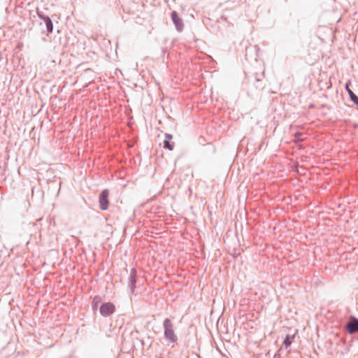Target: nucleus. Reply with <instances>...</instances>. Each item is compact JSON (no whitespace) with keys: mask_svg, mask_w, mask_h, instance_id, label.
Instances as JSON below:
<instances>
[{"mask_svg":"<svg viewBox=\"0 0 358 358\" xmlns=\"http://www.w3.org/2000/svg\"><path fill=\"white\" fill-rule=\"evenodd\" d=\"M164 336L167 341V345L174 347L178 341V336L174 331V326L169 318H166L163 322Z\"/></svg>","mask_w":358,"mask_h":358,"instance_id":"obj_1","label":"nucleus"},{"mask_svg":"<svg viewBox=\"0 0 358 358\" xmlns=\"http://www.w3.org/2000/svg\"><path fill=\"white\" fill-rule=\"evenodd\" d=\"M345 329L350 334L358 333V319L351 316L349 322L345 324Z\"/></svg>","mask_w":358,"mask_h":358,"instance_id":"obj_2","label":"nucleus"},{"mask_svg":"<svg viewBox=\"0 0 358 358\" xmlns=\"http://www.w3.org/2000/svg\"><path fill=\"white\" fill-rule=\"evenodd\" d=\"M109 191L107 189H103L99 194V202L100 208L103 210L108 209L109 204Z\"/></svg>","mask_w":358,"mask_h":358,"instance_id":"obj_3","label":"nucleus"},{"mask_svg":"<svg viewBox=\"0 0 358 358\" xmlns=\"http://www.w3.org/2000/svg\"><path fill=\"white\" fill-rule=\"evenodd\" d=\"M115 310V305L112 303H104L100 307V313L104 317L112 315Z\"/></svg>","mask_w":358,"mask_h":358,"instance_id":"obj_4","label":"nucleus"},{"mask_svg":"<svg viewBox=\"0 0 358 358\" xmlns=\"http://www.w3.org/2000/svg\"><path fill=\"white\" fill-rule=\"evenodd\" d=\"M171 20L178 31H182L184 29V24L182 20L178 16L176 11L171 13Z\"/></svg>","mask_w":358,"mask_h":358,"instance_id":"obj_5","label":"nucleus"},{"mask_svg":"<svg viewBox=\"0 0 358 358\" xmlns=\"http://www.w3.org/2000/svg\"><path fill=\"white\" fill-rule=\"evenodd\" d=\"M136 271L135 268L131 269L129 278V282L128 285L130 289V291L131 293H134L135 291L136 287Z\"/></svg>","mask_w":358,"mask_h":358,"instance_id":"obj_6","label":"nucleus"},{"mask_svg":"<svg viewBox=\"0 0 358 358\" xmlns=\"http://www.w3.org/2000/svg\"><path fill=\"white\" fill-rule=\"evenodd\" d=\"M173 138V136L170 134H166L165 138L164 140V148L168 149L169 150H173L174 148V143H171V140Z\"/></svg>","mask_w":358,"mask_h":358,"instance_id":"obj_7","label":"nucleus"},{"mask_svg":"<svg viewBox=\"0 0 358 358\" xmlns=\"http://www.w3.org/2000/svg\"><path fill=\"white\" fill-rule=\"evenodd\" d=\"M349 83H346L345 88L350 95V99L358 106V96L349 88Z\"/></svg>","mask_w":358,"mask_h":358,"instance_id":"obj_8","label":"nucleus"},{"mask_svg":"<svg viewBox=\"0 0 358 358\" xmlns=\"http://www.w3.org/2000/svg\"><path fill=\"white\" fill-rule=\"evenodd\" d=\"M43 21L46 25L48 33H52L53 30V24L51 19L49 17H45V19Z\"/></svg>","mask_w":358,"mask_h":358,"instance_id":"obj_9","label":"nucleus"},{"mask_svg":"<svg viewBox=\"0 0 358 358\" xmlns=\"http://www.w3.org/2000/svg\"><path fill=\"white\" fill-rule=\"evenodd\" d=\"M294 337L291 336L289 335H287L285 337V339L283 341V345L285 346V348H288L292 343Z\"/></svg>","mask_w":358,"mask_h":358,"instance_id":"obj_10","label":"nucleus"},{"mask_svg":"<svg viewBox=\"0 0 358 358\" xmlns=\"http://www.w3.org/2000/svg\"><path fill=\"white\" fill-rule=\"evenodd\" d=\"M37 15L38 17L43 20L45 19V17H48V16H46L44 15V13L42 11L37 10Z\"/></svg>","mask_w":358,"mask_h":358,"instance_id":"obj_11","label":"nucleus"},{"mask_svg":"<svg viewBox=\"0 0 358 358\" xmlns=\"http://www.w3.org/2000/svg\"><path fill=\"white\" fill-rule=\"evenodd\" d=\"M99 302V297H94V299H93L94 307L96 306Z\"/></svg>","mask_w":358,"mask_h":358,"instance_id":"obj_12","label":"nucleus"},{"mask_svg":"<svg viewBox=\"0 0 358 358\" xmlns=\"http://www.w3.org/2000/svg\"><path fill=\"white\" fill-rule=\"evenodd\" d=\"M301 136L302 134H299L297 136H296V137L298 138V140L303 141V139L301 138Z\"/></svg>","mask_w":358,"mask_h":358,"instance_id":"obj_13","label":"nucleus"},{"mask_svg":"<svg viewBox=\"0 0 358 358\" xmlns=\"http://www.w3.org/2000/svg\"><path fill=\"white\" fill-rule=\"evenodd\" d=\"M260 80H260L259 78H257V79H256V81H257V82H259Z\"/></svg>","mask_w":358,"mask_h":358,"instance_id":"obj_14","label":"nucleus"},{"mask_svg":"<svg viewBox=\"0 0 358 358\" xmlns=\"http://www.w3.org/2000/svg\"><path fill=\"white\" fill-rule=\"evenodd\" d=\"M159 358H163V357H159Z\"/></svg>","mask_w":358,"mask_h":358,"instance_id":"obj_15","label":"nucleus"}]
</instances>
